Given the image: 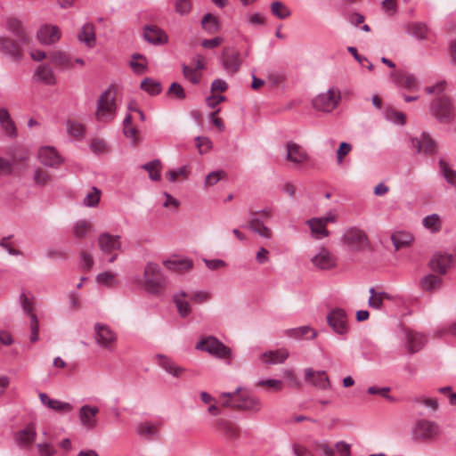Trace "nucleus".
<instances>
[{
  "instance_id": "nucleus-61",
  "label": "nucleus",
  "mask_w": 456,
  "mask_h": 456,
  "mask_svg": "<svg viewBox=\"0 0 456 456\" xmlns=\"http://www.w3.org/2000/svg\"><path fill=\"white\" fill-rule=\"evenodd\" d=\"M211 298V293L208 290H197L190 295V299L197 304H203Z\"/></svg>"
},
{
  "instance_id": "nucleus-32",
  "label": "nucleus",
  "mask_w": 456,
  "mask_h": 456,
  "mask_svg": "<svg viewBox=\"0 0 456 456\" xmlns=\"http://www.w3.org/2000/svg\"><path fill=\"white\" fill-rule=\"evenodd\" d=\"M452 256L451 255L436 254L433 256L430 262V266L435 272L444 274L452 265Z\"/></svg>"
},
{
  "instance_id": "nucleus-25",
  "label": "nucleus",
  "mask_w": 456,
  "mask_h": 456,
  "mask_svg": "<svg viewBox=\"0 0 456 456\" xmlns=\"http://www.w3.org/2000/svg\"><path fill=\"white\" fill-rule=\"evenodd\" d=\"M160 427L161 423L159 421H142L136 425L135 432L139 436L145 439H154L159 436Z\"/></svg>"
},
{
  "instance_id": "nucleus-48",
  "label": "nucleus",
  "mask_w": 456,
  "mask_h": 456,
  "mask_svg": "<svg viewBox=\"0 0 456 456\" xmlns=\"http://www.w3.org/2000/svg\"><path fill=\"white\" fill-rule=\"evenodd\" d=\"M142 167L149 173V176L152 181H159L160 179L161 162L159 159L145 163Z\"/></svg>"
},
{
  "instance_id": "nucleus-14",
  "label": "nucleus",
  "mask_w": 456,
  "mask_h": 456,
  "mask_svg": "<svg viewBox=\"0 0 456 456\" xmlns=\"http://www.w3.org/2000/svg\"><path fill=\"white\" fill-rule=\"evenodd\" d=\"M38 160L45 167L58 168L64 161L53 146H42L37 152Z\"/></svg>"
},
{
  "instance_id": "nucleus-11",
  "label": "nucleus",
  "mask_w": 456,
  "mask_h": 456,
  "mask_svg": "<svg viewBox=\"0 0 456 456\" xmlns=\"http://www.w3.org/2000/svg\"><path fill=\"white\" fill-rule=\"evenodd\" d=\"M286 151V159L297 168L304 167L310 160V156L306 150L296 142H287Z\"/></svg>"
},
{
  "instance_id": "nucleus-1",
  "label": "nucleus",
  "mask_w": 456,
  "mask_h": 456,
  "mask_svg": "<svg viewBox=\"0 0 456 456\" xmlns=\"http://www.w3.org/2000/svg\"><path fill=\"white\" fill-rule=\"evenodd\" d=\"M118 104L116 102V91L109 87L98 98L95 118L100 123H108L112 121L117 113Z\"/></svg>"
},
{
  "instance_id": "nucleus-54",
  "label": "nucleus",
  "mask_w": 456,
  "mask_h": 456,
  "mask_svg": "<svg viewBox=\"0 0 456 456\" xmlns=\"http://www.w3.org/2000/svg\"><path fill=\"white\" fill-rule=\"evenodd\" d=\"M101 198V191L96 187H93L85 196L83 203L89 208H94L99 204Z\"/></svg>"
},
{
  "instance_id": "nucleus-9",
  "label": "nucleus",
  "mask_w": 456,
  "mask_h": 456,
  "mask_svg": "<svg viewBox=\"0 0 456 456\" xmlns=\"http://www.w3.org/2000/svg\"><path fill=\"white\" fill-rule=\"evenodd\" d=\"M399 339L405 352L410 354L419 352L426 343L422 334L406 328L401 330Z\"/></svg>"
},
{
  "instance_id": "nucleus-50",
  "label": "nucleus",
  "mask_w": 456,
  "mask_h": 456,
  "mask_svg": "<svg viewBox=\"0 0 456 456\" xmlns=\"http://www.w3.org/2000/svg\"><path fill=\"white\" fill-rule=\"evenodd\" d=\"M271 12L281 20H284L290 15L289 9L280 1H274L271 4Z\"/></svg>"
},
{
  "instance_id": "nucleus-12",
  "label": "nucleus",
  "mask_w": 456,
  "mask_h": 456,
  "mask_svg": "<svg viewBox=\"0 0 456 456\" xmlns=\"http://www.w3.org/2000/svg\"><path fill=\"white\" fill-rule=\"evenodd\" d=\"M439 426L430 420H419L412 429V436L415 440H430L438 436Z\"/></svg>"
},
{
  "instance_id": "nucleus-31",
  "label": "nucleus",
  "mask_w": 456,
  "mask_h": 456,
  "mask_svg": "<svg viewBox=\"0 0 456 456\" xmlns=\"http://www.w3.org/2000/svg\"><path fill=\"white\" fill-rule=\"evenodd\" d=\"M143 37L151 44H164L167 41V34L155 26H147L144 28Z\"/></svg>"
},
{
  "instance_id": "nucleus-15",
  "label": "nucleus",
  "mask_w": 456,
  "mask_h": 456,
  "mask_svg": "<svg viewBox=\"0 0 456 456\" xmlns=\"http://www.w3.org/2000/svg\"><path fill=\"white\" fill-rule=\"evenodd\" d=\"M237 395L233 408L252 412H258L261 410V401L253 394L248 391H240Z\"/></svg>"
},
{
  "instance_id": "nucleus-43",
  "label": "nucleus",
  "mask_w": 456,
  "mask_h": 456,
  "mask_svg": "<svg viewBox=\"0 0 456 456\" xmlns=\"http://www.w3.org/2000/svg\"><path fill=\"white\" fill-rule=\"evenodd\" d=\"M422 224L427 230H429L431 232H437L441 230L442 227L441 218L437 214H432L425 216L422 219Z\"/></svg>"
},
{
  "instance_id": "nucleus-39",
  "label": "nucleus",
  "mask_w": 456,
  "mask_h": 456,
  "mask_svg": "<svg viewBox=\"0 0 456 456\" xmlns=\"http://www.w3.org/2000/svg\"><path fill=\"white\" fill-rule=\"evenodd\" d=\"M441 285V278L434 274L426 275L420 280L421 289L428 292L436 291L440 289Z\"/></svg>"
},
{
  "instance_id": "nucleus-35",
  "label": "nucleus",
  "mask_w": 456,
  "mask_h": 456,
  "mask_svg": "<svg viewBox=\"0 0 456 456\" xmlns=\"http://www.w3.org/2000/svg\"><path fill=\"white\" fill-rule=\"evenodd\" d=\"M93 231L91 222L86 219L76 221L72 225V235L77 240L86 238Z\"/></svg>"
},
{
  "instance_id": "nucleus-4",
  "label": "nucleus",
  "mask_w": 456,
  "mask_h": 456,
  "mask_svg": "<svg viewBox=\"0 0 456 456\" xmlns=\"http://www.w3.org/2000/svg\"><path fill=\"white\" fill-rule=\"evenodd\" d=\"M95 344L102 350L115 352L118 344L117 332L108 324L96 322L94 327Z\"/></svg>"
},
{
  "instance_id": "nucleus-2",
  "label": "nucleus",
  "mask_w": 456,
  "mask_h": 456,
  "mask_svg": "<svg viewBox=\"0 0 456 456\" xmlns=\"http://www.w3.org/2000/svg\"><path fill=\"white\" fill-rule=\"evenodd\" d=\"M144 289L151 294L161 293L167 285V278L156 263H147L143 272Z\"/></svg>"
},
{
  "instance_id": "nucleus-52",
  "label": "nucleus",
  "mask_w": 456,
  "mask_h": 456,
  "mask_svg": "<svg viewBox=\"0 0 456 456\" xmlns=\"http://www.w3.org/2000/svg\"><path fill=\"white\" fill-rule=\"evenodd\" d=\"M130 66L137 74H142L147 69V61L141 54H134L130 61Z\"/></svg>"
},
{
  "instance_id": "nucleus-28",
  "label": "nucleus",
  "mask_w": 456,
  "mask_h": 456,
  "mask_svg": "<svg viewBox=\"0 0 456 456\" xmlns=\"http://www.w3.org/2000/svg\"><path fill=\"white\" fill-rule=\"evenodd\" d=\"M158 364L168 374L175 378H180L185 371V369L177 365L173 360L166 355L159 354L157 356Z\"/></svg>"
},
{
  "instance_id": "nucleus-17",
  "label": "nucleus",
  "mask_w": 456,
  "mask_h": 456,
  "mask_svg": "<svg viewBox=\"0 0 456 456\" xmlns=\"http://www.w3.org/2000/svg\"><path fill=\"white\" fill-rule=\"evenodd\" d=\"M98 247L103 255L119 251L122 248L121 236L102 232L97 240Z\"/></svg>"
},
{
  "instance_id": "nucleus-21",
  "label": "nucleus",
  "mask_w": 456,
  "mask_h": 456,
  "mask_svg": "<svg viewBox=\"0 0 456 456\" xmlns=\"http://www.w3.org/2000/svg\"><path fill=\"white\" fill-rule=\"evenodd\" d=\"M221 63L224 69L228 74H235L241 65L240 53L238 52L224 50L221 55Z\"/></svg>"
},
{
  "instance_id": "nucleus-20",
  "label": "nucleus",
  "mask_w": 456,
  "mask_h": 456,
  "mask_svg": "<svg viewBox=\"0 0 456 456\" xmlns=\"http://www.w3.org/2000/svg\"><path fill=\"white\" fill-rule=\"evenodd\" d=\"M411 147L419 153L433 154L436 150V142L427 133H422L418 138H412Z\"/></svg>"
},
{
  "instance_id": "nucleus-44",
  "label": "nucleus",
  "mask_w": 456,
  "mask_h": 456,
  "mask_svg": "<svg viewBox=\"0 0 456 456\" xmlns=\"http://www.w3.org/2000/svg\"><path fill=\"white\" fill-rule=\"evenodd\" d=\"M96 282L106 287H114L118 285L117 273L113 272H102L97 274Z\"/></svg>"
},
{
  "instance_id": "nucleus-30",
  "label": "nucleus",
  "mask_w": 456,
  "mask_h": 456,
  "mask_svg": "<svg viewBox=\"0 0 456 456\" xmlns=\"http://www.w3.org/2000/svg\"><path fill=\"white\" fill-rule=\"evenodd\" d=\"M36 437H37L36 427L33 423H30L26 428L20 430L16 434L15 440L21 446H28L35 442Z\"/></svg>"
},
{
  "instance_id": "nucleus-16",
  "label": "nucleus",
  "mask_w": 456,
  "mask_h": 456,
  "mask_svg": "<svg viewBox=\"0 0 456 456\" xmlns=\"http://www.w3.org/2000/svg\"><path fill=\"white\" fill-rule=\"evenodd\" d=\"M327 322L333 331L338 335H345L348 331L347 316L343 309L337 308L327 315Z\"/></svg>"
},
{
  "instance_id": "nucleus-38",
  "label": "nucleus",
  "mask_w": 456,
  "mask_h": 456,
  "mask_svg": "<svg viewBox=\"0 0 456 456\" xmlns=\"http://www.w3.org/2000/svg\"><path fill=\"white\" fill-rule=\"evenodd\" d=\"M51 62L60 68L68 69L72 65L70 56L63 51H54L50 54Z\"/></svg>"
},
{
  "instance_id": "nucleus-55",
  "label": "nucleus",
  "mask_w": 456,
  "mask_h": 456,
  "mask_svg": "<svg viewBox=\"0 0 456 456\" xmlns=\"http://www.w3.org/2000/svg\"><path fill=\"white\" fill-rule=\"evenodd\" d=\"M123 133L126 137L130 138L133 141H136L137 129L132 126L131 114H126L123 120Z\"/></svg>"
},
{
  "instance_id": "nucleus-8",
  "label": "nucleus",
  "mask_w": 456,
  "mask_h": 456,
  "mask_svg": "<svg viewBox=\"0 0 456 456\" xmlns=\"http://www.w3.org/2000/svg\"><path fill=\"white\" fill-rule=\"evenodd\" d=\"M341 99L339 89L331 87L324 93L319 94L312 101L313 108L317 111L330 113L335 110Z\"/></svg>"
},
{
  "instance_id": "nucleus-33",
  "label": "nucleus",
  "mask_w": 456,
  "mask_h": 456,
  "mask_svg": "<svg viewBox=\"0 0 456 456\" xmlns=\"http://www.w3.org/2000/svg\"><path fill=\"white\" fill-rule=\"evenodd\" d=\"M187 293L181 290L173 296V301L181 317L185 318L191 313V305L187 300Z\"/></svg>"
},
{
  "instance_id": "nucleus-27",
  "label": "nucleus",
  "mask_w": 456,
  "mask_h": 456,
  "mask_svg": "<svg viewBox=\"0 0 456 456\" xmlns=\"http://www.w3.org/2000/svg\"><path fill=\"white\" fill-rule=\"evenodd\" d=\"M305 224L308 225L311 235L315 240H322L329 237L330 232L327 225L320 219V217H313L306 220Z\"/></svg>"
},
{
  "instance_id": "nucleus-42",
  "label": "nucleus",
  "mask_w": 456,
  "mask_h": 456,
  "mask_svg": "<svg viewBox=\"0 0 456 456\" xmlns=\"http://www.w3.org/2000/svg\"><path fill=\"white\" fill-rule=\"evenodd\" d=\"M66 129L68 134L77 140H81L85 135V126L79 122L68 120Z\"/></svg>"
},
{
  "instance_id": "nucleus-18",
  "label": "nucleus",
  "mask_w": 456,
  "mask_h": 456,
  "mask_svg": "<svg viewBox=\"0 0 456 456\" xmlns=\"http://www.w3.org/2000/svg\"><path fill=\"white\" fill-rule=\"evenodd\" d=\"M305 379L321 390H329L331 387L329 377L324 370H314L312 368L305 370Z\"/></svg>"
},
{
  "instance_id": "nucleus-29",
  "label": "nucleus",
  "mask_w": 456,
  "mask_h": 456,
  "mask_svg": "<svg viewBox=\"0 0 456 456\" xmlns=\"http://www.w3.org/2000/svg\"><path fill=\"white\" fill-rule=\"evenodd\" d=\"M248 227L265 239H271L273 236L272 230L264 224L256 213L250 214Z\"/></svg>"
},
{
  "instance_id": "nucleus-64",
  "label": "nucleus",
  "mask_w": 456,
  "mask_h": 456,
  "mask_svg": "<svg viewBox=\"0 0 456 456\" xmlns=\"http://www.w3.org/2000/svg\"><path fill=\"white\" fill-rule=\"evenodd\" d=\"M335 454L338 456H350L351 455V445L345 441H338L334 445Z\"/></svg>"
},
{
  "instance_id": "nucleus-3",
  "label": "nucleus",
  "mask_w": 456,
  "mask_h": 456,
  "mask_svg": "<svg viewBox=\"0 0 456 456\" xmlns=\"http://www.w3.org/2000/svg\"><path fill=\"white\" fill-rule=\"evenodd\" d=\"M430 114L440 123L449 124L456 117V104L448 97L436 98L430 105Z\"/></svg>"
},
{
  "instance_id": "nucleus-5",
  "label": "nucleus",
  "mask_w": 456,
  "mask_h": 456,
  "mask_svg": "<svg viewBox=\"0 0 456 456\" xmlns=\"http://www.w3.org/2000/svg\"><path fill=\"white\" fill-rule=\"evenodd\" d=\"M19 302L23 313L29 318V340L35 343L39 339V321L34 313V297L29 292L22 291L19 297Z\"/></svg>"
},
{
  "instance_id": "nucleus-13",
  "label": "nucleus",
  "mask_w": 456,
  "mask_h": 456,
  "mask_svg": "<svg viewBox=\"0 0 456 456\" xmlns=\"http://www.w3.org/2000/svg\"><path fill=\"white\" fill-rule=\"evenodd\" d=\"M100 409L96 405L84 404L78 410L80 425L86 430H94L98 426L97 415Z\"/></svg>"
},
{
  "instance_id": "nucleus-59",
  "label": "nucleus",
  "mask_w": 456,
  "mask_h": 456,
  "mask_svg": "<svg viewBox=\"0 0 456 456\" xmlns=\"http://www.w3.org/2000/svg\"><path fill=\"white\" fill-rule=\"evenodd\" d=\"M189 175V169L186 166H183L181 167H178L176 169L169 170L167 173V177L169 182L175 183L179 176L187 177Z\"/></svg>"
},
{
  "instance_id": "nucleus-10",
  "label": "nucleus",
  "mask_w": 456,
  "mask_h": 456,
  "mask_svg": "<svg viewBox=\"0 0 456 456\" xmlns=\"http://www.w3.org/2000/svg\"><path fill=\"white\" fill-rule=\"evenodd\" d=\"M311 263L318 270L330 271L337 267L338 258L329 248L321 247L311 257Z\"/></svg>"
},
{
  "instance_id": "nucleus-56",
  "label": "nucleus",
  "mask_w": 456,
  "mask_h": 456,
  "mask_svg": "<svg viewBox=\"0 0 456 456\" xmlns=\"http://www.w3.org/2000/svg\"><path fill=\"white\" fill-rule=\"evenodd\" d=\"M385 118L387 121L395 125H403L406 120V115L404 113L393 109L387 110L385 112Z\"/></svg>"
},
{
  "instance_id": "nucleus-58",
  "label": "nucleus",
  "mask_w": 456,
  "mask_h": 456,
  "mask_svg": "<svg viewBox=\"0 0 456 456\" xmlns=\"http://www.w3.org/2000/svg\"><path fill=\"white\" fill-rule=\"evenodd\" d=\"M37 448L40 456H54L57 452L52 442L38 443Z\"/></svg>"
},
{
  "instance_id": "nucleus-60",
  "label": "nucleus",
  "mask_w": 456,
  "mask_h": 456,
  "mask_svg": "<svg viewBox=\"0 0 456 456\" xmlns=\"http://www.w3.org/2000/svg\"><path fill=\"white\" fill-rule=\"evenodd\" d=\"M195 141L196 146L200 154L207 153L212 148V142L208 137L197 136Z\"/></svg>"
},
{
  "instance_id": "nucleus-36",
  "label": "nucleus",
  "mask_w": 456,
  "mask_h": 456,
  "mask_svg": "<svg viewBox=\"0 0 456 456\" xmlns=\"http://www.w3.org/2000/svg\"><path fill=\"white\" fill-rule=\"evenodd\" d=\"M289 357V352L286 349H278L268 351L262 354V361L266 364H279L285 362Z\"/></svg>"
},
{
  "instance_id": "nucleus-34",
  "label": "nucleus",
  "mask_w": 456,
  "mask_h": 456,
  "mask_svg": "<svg viewBox=\"0 0 456 456\" xmlns=\"http://www.w3.org/2000/svg\"><path fill=\"white\" fill-rule=\"evenodd\" d=\"M163 265L167 269L173 272H185L192 268L193 262L187 257L173 258L164 261Z\"/></svg>"
},
{
  "instance_id": "nucleus-22",
  "label": "nucleus",
  "mask_w": 456,
  "mask_h": 456,
  "mask_svg": "<svg viewBox=\"0 0 456 456\" xmlns=\"http://www.w3.org/2000/svg\"><path fill=\"white\" fill-rule=\"evenodd\" d=\"M33 80L45 86H54L57 82L53 69L47 64H42L37 67L33 74Z\"/></svg>"
},
{
  "instance_id": "nucleus-45",
  "label": "nucleus",
  "mask_w": 456,
  "mask_h": 456,
  "mask_svg": "<svg viewBox=\"0 0 456 456\" xmlns=\"http://www.w3.org/2000/svg\"><path fill=\"white\" fill-rule=\"evenodd\" d=\"M201 26L208 33H216L219 30L218 19L211 13H207L201 20Z\"/></svg>"
},
{
  "instance_id": "nucleus-23",
  "label": "nucleus",
  "mask_w": 456,
  "mask_h": 456,
  "mask_svg": "<svg viewBox=\"0 0 456 456\" xmlns=\"http://www.w3.org/2000/svg\"><path fill=\"white\" fill-rule=\"evenodd\" d=\"M38 396L42 404L58 413L65 414L73 410V406L69 403L50 398L45 393H39Z\"/></svg>"
},
{
  "instance_id": "nucleus-49",
  "label": "nucleus",
  "mask_w": 456,
  "mask_h": 456,
  "mask_svg": "<svg viewBox=\"0 0 456 456\" xmlns=\"http://www.w3.org/2000/svg\"><path fill=\"white\" fill-rule=\"evenodd\" d=\"M311 332V338H314L317 336V332L314 330L310 326H301L297 328L289 329L286 331L287 335L294 338H301Z\"/></svg>"
},
{
  "instance_id": "nucleus-26",
  "label": "nucleus",
  "mask_w": 456,
  "mask_h": 456,
  "mask_svg": "<svg viewBox=\"0 0 456 456\" xmlns=\"http://www.w3.org/2000/svg\"><path fill=\"white\" fill-rule=\"evenodd\" d=\"M61 37V32L58 27L53 25H44L37 31V38L44 45H52L57 42Z\"/></svg>"
},
{
  "instance_id": "nucleus-46",
  "label": "nucleus",
  "mask_w": 456,
  "mask_h": 456,
  "mask_svg": "<svg viewBox=\"0 0 456 456\" xmlns=\"http://www.w3.org/2000/svg\"><path fill=\"white\" fill-rule=\"evenodd\" d=\"M7 27H8V29L12 34H14L15 36H17L19 37V41L26 42V40H27L26 34L23 29L22 24L19 20H17L15 18L8 19Z\"/></svg>"
},
{
  "instance_id": "nucleus-62",
  "label": "nucleus",
  "mask_w": 456,
  "mask_h": 456,
  "mask_svg": "<svg viewBox=\"0 0 456 456\" xmlns=\"http://www.w3.org/2000/svg\"><path fill=\"white\" fill-rule=\"evenodd\" d=\"M34 181L38 185H45L51 181V175L47 171L37 168L34 174Z\"/></svg>"
},
{
  "instance_id": "nucleus-37",
  "label": "nucleus",
  "mask_w": 456,
  "mask_h": 456,
  "mask_svg": "<svg viewBox=\"0 0 456 456\" xmlns=\"http://www.w3.org/2000/svg\"><path fill=\"white\" fill-rule=\"evenodd\" d=\"M405 28L406 31L418 40H425L428 37V28L424 22H411Z\"/></svg>"
},
{
  "instance_id": "nucleus-53",
  "label": "nucleus",
  "mask_w": 456,
  "mask_h": 456,
  "mask_svg": "<svg viewBox=\"0 0 456 456\" xmlns=\"http://www.w3.org/2000/svg\"><path fill=\"white\" fill-rule=\"evenodd\" d=\"M313 447L322 456H335L334 449L325 440H314Z\"/></svg>"
},
{
  "instance_id": "nucleus-41",
  "label": "nucleus",
  "mask_w": 456,
  "mask_h": 456,
  "mask_svg": "<svg viewBox=\"0 0 456 456\" xmlns=\"http://www.w3.org/2000/svg\"><path fill=\"white\" fill-rule=\"evenodd\" d=\"M391 240L396 250L407 247L412 240V236L404 232H397L392 234Z\"/></svg>"
},
{
  "instance_id": "nucleus-6",
  "label": "nucleus",
  "mask_w": 456,
  "mask_h": 456,
  "mask_svg": "<svg viewBox=\"0 0 456 456\" xmlns=\"http://www.w3.org/2000/svg\"><path fill=\"white\" fill-rule=\"evenodd\" d=\"M195 348L219 359H230L232 356V350L214 336L202 338Z\"/></svg>"
},
{
  "instance_id": "nucleus-24",
  "label": "nucleus",
  "mask_w": 456,
  "mask_h": 456,
  "mask_svg": "<svg viewBox=\"0 0 456 456\" xmlns=\"http://www.w3.org/2000/svg\"><path fill=\"white\" fill-rule=\"evenodd\" d=\"M20 42H14L4 37H0V51L14 61H20L22 56L21 46Z\"/></svg>"
},
{
  "instance_id": "nucleus-7",
  "label": "nucleus",
  "mask_w": 456,
  "mask_h": 456,
  "mask_svg": "<svg viewBox=\"0 0 456 456\" xmlns=\"http://www.w3.org/2000/svg\"><path fill=\"white\" fill-rule=\"evenodd\" d=\"M341 242L347 250L361 252L368 247L369 240L362 230L351 227L344 232Z\"/></svg>"
},
{
  "instance_id": "nucleus-57",
  "label": "nucleus",
  "mask_w": 456,
  "mask_h": 456,
  "mask_svg": "<svg viewBox=\"0 0 456 456\" xmlns=\"http://www.w3.org/2000/svg\"><path fill=\"white\" fill-rule=\"evenodd\" d=\"M370 297L368 299V305L370 308L380 310L383 307V300L381 298V296L379 295V291L376 290L374 288H370L369 289Z\"/></svg>"
},
{
  "instance_id": "nucleus-40",
  "label": "nucleus",
  "mask_w": 456,
  "mask_h": 456,
  "mask_svg": "<svg viewBox=\"0 0 456 456\" xmlns=\"http://www.w3.org/2000/svg\"><path fill=\"white\" fill-rule=\"evenodd\" d=\"M78 39L89 47H92L96 39L94 25L91 23L85 24L78 34Z\"/></svg>"
},
{
  "instance_id": "nucleus-19",
  "label": "nucleus",
  "mask_w": 456,
  "mask_h": 456,
  "mask_svg": "<svg viewBox=\"0 0 456 456\" xmlns=\"http://www.w3.org/2000/svg\"><path fill=\"white\" fill-rule=\"evenodd\" d=\"M390 77L399 87L409 91H416L419 89V80L417 77L412 73L396 71L391 73Z\"/></svg>"
},
{
  "instance_id": "nucleus-63",
  "label": "nucleus",
  "mask_w": 456,
  "mask_h": 456,
  "mask_svg": "<svg viewBox=\"0 0 456 456\" xmlns=\"http://www.w3.org/2000/svg\"><path fill=\"white\" fill-rule=\"evenodd\" d=\"M183 73L185 78L194 85L198 84L200 80V74L199 71L186 65L183 66Z\"/></svg>"
},
{
  "instance_id": "nucleus-47",
  "label": "nucleus",
  "mask_w": 456,
  "mask_h": 456,
  "mask_svg": "<svg viewBox=\"0 0 456 456\" xmlns=\"http://www.w3.org/2000/svg\"><path fill=\"white\" fill-rule=\"evenodd\" d=\"M440 172L452 186H456V170L452 169V167L444 160H440L439 162Z\"/></svg>"
},
{
  "instance_id": "nucleus-51",
  "label": "nucleus",
  "mask_w": 456,
  "mask_h": 456,
  "mask_svg": "<svg viewBox=\"0 0 456 456\" xmlns=\"http://www.w3.org/2000/svg\"><path fill=\"white\" fill-rule=\"evenodd\" d=\"M141 88L151 95H157L161 92L160 83L150 77L142 81Z\"/></svg>"
}]
</instances>
